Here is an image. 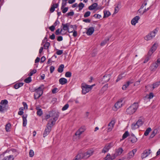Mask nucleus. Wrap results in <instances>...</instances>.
Masks as SVG:
<instances>
[{
	"mask_svg": "<svg viewBox=\"0 0 160 160\" xmlns=\"http://www.w3.org/2000/svg\"><path fill=\"white\" fill-rule=\"evenodd\" d=\"M65 76L66 77L70 78L72 76V73L70 72H67L65 74Z\"/></svg>",
	"mask_w": 160,
	"mask_h": 160,
	"instance_id": "79ce46f5",
	"label": "nucleus"
},
{
	"mask_svg": "<svg viewBox=\"0 0 160 160\" xmlns=\"http://www.w3.org/2000/svg\"><path fill=\"white\" fill-rule=\"evenodd\" d=\"M155 45L156 44L154 43L148 51L147 55V56L150 57L153 53L157 49V47Z\"/></svg>",
	"mask_w": 160,
	"mask_h": 160,
	"instance_id": "1a4fd4ad",
	"label": "nucleus"
},
{
	"mask_svg": "<svg viewBox=\"0 0 160 160\" xmlns=\"http://www.w3.org/2000/svg\"><path fill=\"white\" fill-rule=\"evenodd\" d=\"M140 18L139 16H136L131 21V23L132 25H135L138 22V20L140 19Z\"/></svg>",
	"mask_w": 160,
	"mask_h": 160,
	"instance_id": "ddd939ff",
	"label": "nucleus"
},
{
	"mask_svg": "<svg viewBox=\"0 0 160 160\" xmlns=\"http://www.w3.org/2000/svg\"><path fill=\"white\" fill-rule=\"evenodd\" d=\"M50 115L51 117H53V121L54 123H55V122L58 120V119L59 115V113L58 112H55L54 111H50Z\"/></svg>",
	"mask_w": 160,
	"mask_h": 160,
	"instance_id": "39448f33",
	"label": "nucleus"
},
{
	"mask_svg": "<svg viewBox=\"0 0 160 160\" xmlns=\"http://www.w3.org/2000/svg\"><path fill=\"white\" fill-rule=\"evenodd\" d=\"M70 23H67L66 24L62 23V26L61 27L62 30L64 31L67 30L69 33L72 32L73 31H71L69 30Z\"/></svg>",
	"mask_w": 160,
	"mask_h": 160,
	"instance_id": "0eeeda50",
	"label": "nucleus"
},
{
	"mask_svg": "<svg viewBox=\"0 0 160 160\" xmlns=\"http://www.w3.org/2000/svg\"><path fill=\"white\" fill-rule=\"evenodd\" d=\"M82 158H83L82 154V153H79L75 157V158L73 160H79Z\"/></svg>",
	"mask_w": 160,
	"mask_h": 160,
	"instance_id": "b1692460",
	"label": "nucleus"
},
{
	"mask_svg": "<svg viewBox=\"0 0 160 160\" xmlns=\"http://www.w3.org/2000/svg\"><path fill=\"white\" fill-rule=\"evenodd\" d=\"M158 31L156 29H155L154 31L151 32L150 33L148 34L146 36L145 38V39L147 40H149L151 39L155 36V34Z\"/></svg>",
	"mask_w": 160,
	"mask_h": 160,
	"instance_id": "423d86ee",
	"label": "nucleus"
},
{
	"mask_svg": "<svg viewBox=\"0 0 160 160\" xmlns=\"http://www.w3.org/2000/svg\"><path fill=\"white\" fill-rule=\"evenodd\" d=\"M34 155V151L32 149L30 150L29 152V155L31 157H32Z\"/></svg>",
	"mask_w": 160,
	"mask_h": 160,
	"instance_id": "de8ad7c7",
	"label": "nucleus"
},
{
	"mask_svg": "<svg viewBox=\"0 0 160 160\" xmlns=\"http://www.w3.org/2000/svg\"><path fill=\"white\" fill-rule=\"evenodd\" d=\"M44 88L43 85H41L39 87L37 88L34 89V90L32 91L35 92L34 95V98L37 99L39 98L43 93V89Z\"/></svg>",
	"mask_w": 160,
	"mask_h": 160,
	"instance_id": "f257e3e1",
	"label": "nucleus"
},
{
	"mask_svg": "<svg viewBox=\"0 0 160 160\" xmlns=\"http://www.w3.org/2000/svg\"><path fill=\"white\" fill-rule=\"evenodd\" d=\"M87 152L89 155L88 156L90 157L93 154L94 151L92 150H88Z\"/></svg>",
	"mask_w": 160,
	"mask_h": 160,
	"instance_id": "37998d69",
	"label": "nucleus"
},
{
	"mask_svg": "<svg viewBox=\"0 0 160 160\" xmlns=\"http://www.w3.org/2000/svg\"><path fill=\"white\" fill-rule=\"evenodd\" d=\"M31 77L30 76H29L28 77L25 79L24 80V81L26 83H29L31 82Z\"/></svg>",
	"mask_w": 160,
	"mask_h": 160,
	"instance_id": "f704fd0d",
	"label": "nucleus"
},
{
	"mask_svg": "<svg viewBox=\"0 0 160 160\" xmlns=\"http://www.w3.org/2000/svg\"><path fill=\"white\" fill-rule=\"evenodd\" d=\"M69 107V105L68 104H65L64 106L62 108V111H64L68 109V108Z\"/></svg>",
	"mask_w": 160,
	"mask_h": 160,
	"instance_id": "603ef678",
	"label": "nucleus"
},
{
	"mask_svg": "<svg viewBox=\"0 0 160 160\" xmlns=\"http://www.w3.org/2000/svg\"><path fill=\"white\" fill-rule=\"evenodd\" d=\"M74 12L73 11H71L67 13V15L68 16H72L73 15Z\"/></svg>",
	"mask_w": 160,
	"mask_h": 160,
	"instance_id": "052dcab7",
	"label": "nucleus"
},
{
	"mask_svg": "<svg viewBox=\"0 0 160 160\" xmlns=\"http://www.w3.org/2000/svg\"><path fill=\"white\" fill-rule=\"evenodd\" d=\"M111 75L110 74L106 75L103 76L102 79V81L103 82H108L111 78Z\"/></svg>",
	"mask_w": 160,
	"mask_h": 160,
	"instance_id": "9b49d317",
	"label": "nucleus"
},
{
	"mask_svg": "<svg viewBox=\"0 0 160 160\" xmlns=\"http://www.w3.org/2000/svg\"><path fill=\"white\" fill-rule=\"evenodd\" d=\"M82 84L83 85L82 86V92L84 94L88 92L92 88V87L95 85L94 84L90 86L86 84Z\"/></svg>",
	"mask_w": 160,
	"mask_h": 160,
	"instance_id": "20e7f679",
	"label": "nucleus"
},
{
	"mask_svg": "<svg viewBox=\"0 0 160 160\" xmlns=\"http://www.w3.org/2000/svg\"><path fill=\"white\" fill-rule=\"evenodd\" d=\"M59 82L60 84L62 85L67 83L68 81L66 78H62L59 79Z\"/></svg>",
	"mask_w": 160,
	"mask_h": 160,
	"instance_id": "dca6fc26",
	"label": "nucleus"
},
{
	"mask_svg": "<svg viewBox=\"0 0 160 160\" xmlns=\"http://www.w3.org/2000/svg\"><path fill=\"white\" fill-rule=\"evenodd\" d=\"M129 134L128 132V131H126L125 132L123 135L122 136V139H121V140H123L127 138L129 135Z\"/></svg>",
	"mask_w": 160,
	"mask_h": 160,
	"instance_id": "bb28decb",
	"label": "nucleus"
},
{
	"mask_svg": "<svg viewBox=\"0 0 160 160\" xmlns=\"http://www.w3.org/2000/svg\"><path fill=\"white\" fill-rule=\"evenodd\" d=\"M67 1H62V6L61 7V9H62L64 8V7L66 5Z\"/></svg>",
	"mask_w": 160,
	"mask_h": 160,
	"instance_id": "c03bdc74",
	"label": "nucleus"
},
{
	"mask_svg": "<svg viewBox=\"0 0 160 160\" xmlns=\"http://www.w3.org/2000/svg\"><path fill=\"white\" fill-rule=\"evenodd\" d=\"M138 107V103L135 102L126 109V112L128 114L130 115L132 114L136 111Z\"/></svg>",
	"mask_w": 160,
	"mask_h": 160,
	"instance_id": "7ed1b4c3",
	"label": "nucleus"
},
{
	"mask_svg": "<svg viewBox=\"0 0 160 160\" xmlns=\"http://www.w3.org/2000/svg\"><path fill=\"white\" fill-rule=\"evenodd\" d=\"M93 17L98 19H100L101 18V16L98 14H95L93 15Z\"/></svg>",
	"mask_w": 160,
	"mask_h": 160,
	"instance_id": "6e6d98bb",
	"label": "nucleus"
},
{
	"mask_svg": "<svg viewBox=\"0 0 160 160\" xmlns=\"http://www.w3.org/2000/svg\"><path fill=\"white\" fill-rule=\"evenodd\" d=\"M91 12L90 11H87L84 14V17L87 18L89 17L90 15Z\"/></svg>",
	"mask_w": 160,
	"mask_h": 160,
	"instance_id": "49530a36",
	"label": "nucleus"
},
{
	"mask_svg": "<svg viewBox=\"0 0 160 160\" xmlns=\"http://www.w3.org/2000/svg\"><path fill=\"white\" fill-rule=\"evenodd\" d=\"M36 109L37 110V115L39 116H41L43 113L42 111V109L41 108H39L37 107L36 108Z\"/></svg>",
	"mask_w": 160,
	"mask_h": 160,
	"instance_id": "4be33fe9",
	"label": "nucleus"
},
{
	"mask_svg": "<svg viewBox=\"0 0 160 160\" xmlns=\"http://www.w3.org/2000/svg\"><path fill=\"white\" fill-rule=\"evenodd\" d=\"M123 150L122 148H119L116 151V152L117 153L118 155H120L122 154Z\"/></svg>",
	"mask_w": 160,
	"mask_h": 160,
	"instance_id": "7c9ffc66",
	"label": "nucleus"
},
{
	"mask_svg": "<svg viewBox=\"0 0 160 160\" xmlns=\"http://www.w3.org/2000/svg\"><path fill=\"white\" fill-rule=\"evenodd\" d=\"M136 124L138 127L141 126L144 123V122L142 121L141 119H139L136 122Z\"/></svg>",
	"mask_w": 160,
	"mask_h": 160,
	"instance_id": "a878e982",
	"label": "nucleus"
},
{
	"mask_svg": "<svg viewBox=\"0 0 160 160\" xmlns=\"http://www.w3.org/2000/svg\"><path fill=\"white\" fill-rule=\"evenodd\" d=\"M55 124L54 122L52 119H50L49 121L46 126V128L45 129L43 133V136L45 137L48 135L51 130L52 127Z\"/></svg>",
	"mask_w": 160,
	"mask_h": 160,
	"instance_id": "f03ea898",
	"label": "nucleus"
},
{
	"mask_svg": "<svg viewBox=\"0 0 160 160\" xmlns=\"http://www.w3.org/2000/svg\"><path fill=\"white\" fill-rule=\"evenodd\" d=\"M50 45V42H46L43 45L44 48L45 49H48V48Z\"/></svg>",
	"mask_w": 160,
	"mask_h": 160,
	"instance_id": "72a5a7b5",
	"label": "nucleus"
},
{
	"mask_svg": "<svg viewBox=\"0 0 160 160\" xmlns=\"http://www.w3.org/2000/svg\"><path fill=\"white\" fill-rule=\"evenodd\" d=\"M123 74H122L119 75L118 76V78H117V79L116 80V82H118V81H119L120 79H121L123 77H124V76H122V75Z\"/></svg>",
	"mask_w": 160,
	"mask_h": 160,
	"instance_id": "5fc2aeb1",
	"label": "nucleus"
},
{
	"mask_svg": "<svg viewBox=\"0 0 160 160\" xmlns=\"http://www.w3.org/2000/svg\"><path fill=\"white\" fill-rule=\"evenodd\" d=\"M104 16L103 18L108 17L111 15L110 12L106 10H104L103 11Z\"/></svg>",
	"mask_w": 160,
	"mask_h": 160,
	"instance_id": "6ab92c4d",
	"label": "nucleus"
},
{
	"mask_svg": "<svg viewBox=\"0 0 160 160\" xmlns=\"http://www.w3.org/2000/svg\"><path fill=\"white\" fill-rule=\"evenodd\" d=\"M37 72V70L36 69H34L31 71L28 74V75L29 76L31 77L32 76L33 74Z\"/></svg>",
	"mask_w": 160,
	"mask_h": 160,
	"instance_id": "a19ab883",
	"label": "nucleus"
},
{
	"mask_svg": "<svg viewBox=\"0 0 160 160\" xmlns=\"http://www.w3.org/2000/svg\"><path fill=\"white\" fill-rule=\"evenodd\" d=\"M8 100L6 99H4L3 100H2L1 101L0 104L1 105H8Z\"/></svg>",
	"mask_w": 160,
	"mask_h": 160,
	"instance_id": "2f4dec72",
	"label": "nucleus"
},
{
	"mask_svg": "<svg viewBox=\"0 0 160 160\" xmlns=\"http://www.w3.org/2000/svg\"><path fill=\"white\" fill-rule=\"evenodd\" d=\"M149 155L147 150H145L143 152L142 154L141 157L142 159L146 158Z\"/></svg>",
	"mask_w": 160,
	"mask_h": 160,
	"instance_id": "412c9836",
	"label": "nucleus"
},
{
	"mask_svg": "<svg viewBox=\"0 0 160 160\" xmlns=\"http://www.w3.org/2000/svg\"><path fill=\"white\" fill-rule=\"evenodd\" d=\"M105 158L107 160H113L110 154L108 153Z\"/></svg>",
	"mask_w": 160,
	"mask_h": 160,
	"instance_id": "a18cd8bd",
	"label": "nucleus"
},
{
	"mask_svg": "<svg viewBox=\"0 0 160 160\" xmlns=\"http://www.w3.org/2000/svg\"><path fill=\"white\" fill-rule=\"evenodd\" d=\"M58 91V89L57 88H55L52 90V93L53 94H55L57 93Z\"/></svg>",
	"mask_w": 160,
	"mask_h": 160,
	"instance_id": "13d9d810",
	"label": "nucleus"
},
{
	"mask_svg": "<svg viewBox=\"0 0 160 160\" xmlns=\"http://www.w3.org/2000/svg\"><path fill=\"white\" fill-rule=\"evenodd\" d=\"M109 40V38H108L107 39L104 40L101 43V45L102 46H103L105 45L107 43V42Z\"/></svg>",
	"mask_w": 160,
	"mask_h": 160,
	"instance_id": "473e14b6",
	"label": "nucleus"
},
{
	"mask_svg": "<svg viewBox=\"0 0 160 160\" xmlns=\"http://www.w3.org/2000/svg\"><path fill=\"white\" fill-rule=\"evenodd\" d=\"M94 31V28L93 27L89 28L86 32V33L88 35H91Z\"/></svg>",
	"mask_w": 160,
	"mask_h": 160,
	"instance_id": "4468645a",
	"label": "nucleus"
},
{
	"mask_svg": "<svg viewBox=\"0 0 160 160\" xmlns=\"http://www.w3.org/2000/svg\"><path fill=\"white\" fill-rule=\"evenodd\" d=\"M151 130L152 129L150 128H148L145 131L144 133V135L145 136H148Z\"/></svg>",
	"mask_w": 160,
	"mask_h": 160,
	"instance_id": "cd10ccee",
	"label": "nucleus"
},
{
	"mask_svg": "<svg viewBox=\"0 0 160 160\" xmlns=\"http://www.w3.org/2000/svg\"><path fill=\"white\" fill-rule=\"evenodd\" d=\"M158 66V64L156 62L155 63L152 64L151 66V67L152 68L153 67V69L155 70L156 69V68H157Z\"/></svg>",
	"mask_w": 160,
	"mask_h": 160,
	"instance_id": "4c0bfd02",
	"label": "nucleus"
},
{
	"mask_svg": "<svg viewBox=\"0 0 160 160\" xmlns=\"http://www.w3.org/2000/svg\"><path fill=\"white\" fill-rule=\"evenodd\" d=\"M27 117V115L25 116L23 115L22 116V119H23V123L22 125L23 127H25L26 126L27 123V120L26 118Z\"/></svg>",
	"mask_w": 160,
	"mask_h": 160,
	"instance_id": "f3484780",
	"label": "nucleus"
},
{
	"mask_svg": "<svg viewBox=\"0 0 160 160\" xmlns=\"http://www.w3.org/2000/svg\"><path fill=\"white\" fill-rule=\"evenodd\" d=\"M105 147H106L107 148V149L109 150L110 148L112 147V143H109L107 144Z\"/></svg>",
	"mask_w": 160,
	"mask_h": 160,
	"instance_id": "8fccbe9b",
	"label": "nucleus"
},
{
	"mask_svg": "<svg viewBox=\"0 0 160 160\" xmlns=\"http://www.w3.org/2000/svg\"><path fill=\"white\" fill-rule=\"evenodd\" d=\"M55 68L54 66H51L50 67V72L51 73H52L54 71Z\"/></svg>",
	"mask_w": 160,
	"mask_h": 160,
	"instance_id": "69168bd1",
	"label": "nucleus"
},
{
	"mask_svg": "<svg viewBox=\"0 0 160 160\" xmlns=\"http://www.w3.org/2000/svg\"><path fill=\"white\" fill-rule=\"evenodd\" d=\"M137 141V138L135 137H132L131 141L133 143L136 142Z\"/></svg>",
	"mask_w": 160,
	"mask_h": 160,
	"instance_id": "3c124183",
	"label": "nucleus"
},
{
	"mask_svg": "<svg viewBox=\"0 0 160 160\" xmlns=\"http://www.w3.org/2000/svg\"><path fill=\"white\" fill-rule=\"evenodd\" d=\"M82 153V158H83L87 159L90 157L88 156L89 155L87 152Z\"/></svg>",
	"mask_w": 160,
	"mask_h": 160,
	"instance_id": "c756f323",
	"label": "nucleus"
},
{
	"mask_svg": "<svg viewBox=\"0 0 160 160\" xmlns=\"http://www.w3.org/2000/svg\"><path fill=\"white\" fill-rule=\"evenodd\" d=\"M82 133L78 129V130L75 133V135L76 136H80Z\"/></svg>",
	"mask_w": 160,
	"mask_h": 160,
	"instance_id": "680f3d73",
	"label": "nucleus"
},
{
	"mask_svg": "<svg viewBox=\"0 0 160 160\" xmlns=\"http://www.w3.org/2000/svg\"><path fill=\"white\" fill-rule=\"evenodd\" d=\"M64 68V65L63 64H62L60 65L58 69V71L59 72L61 73L63 70V68Z\"/></svg>",
	"mask_w": 160,
	"mask_h": 160,
	"instance_id": "393cba45",
	"label": "nucleus"
},
{
	"mask_svg": "<svg viewBox=\"0 0 160 160\" xmlns=\"http://www.w3.org/2000/svg\"><path fill=\"white\" fill-rule=\"evenodd\" d=\"M115 122L113 121H111L108 124V128L107 130L108 132L111 131L113 128Z\"/></svg>",
	"mask_w": 160,
	"mask_h": 160,
	"instance_id": "f8f14e48",
	"label": "nucleus"
},
{
	"mask_svg": "<svg viewBox=\"0 0 160 160\" xmlns=\"http://www.w3.org/2000/svg\"><path fill=\"white\" fill-rule=\"evenodd\" d=\"M58 6V3H52V5L51 6V7L50 9V11L51 12H53L55 8H57Z\"/></svg>",
	"mask_w": 160,
	"mask_h": 160,
	"instance_id": "2eb2a0df",
	"label": "nucleus"
},
{
	"mask_svg": "<svg viewBox=\"0 0 160 160\" xmlns=\"http://www.w3.org/2000/svg\"><path fill=\"white\" fill-rule=\"evenodd\" d=\"M97 6V3H94L92 4L91 6H89L88 7V8L90 10H92L96 8Z\"/></svg>",
	"mask_w": 160,
	"mask_h": 160,
	"instance_id": "aec40b11",
	"label": "nucleus"
},
{
	"mask_svg": "<svg viewBox=\"0 0 160 160\" xmlns=\"http://www.w3.org/2000/svg\"><path fill=\"white\" fill-rule=\"evenodd\" d=\"M136 152L137 149H133L130 152L128 153V156L127 158V159L129 160L132 158L134 156L135 153Z\"/></svg>",
	"mask_w": 160,
	"mask_h": 160,
	"instance_id": "9d476101",
	"label": "nucleus"
},
{
	"mask_svg": "<svg viewBox=\"0 0 160 160\" xmlns=\"http://www.w3.org/2000/svg\"><path fill=\"white\" fill-rule=\"evenodd\" d=\"M62 12L64 13H66L68 10V7H66L65 8H64L62 9Z\"/></svg>",
	"mask_w": 160,
	"mask_h": 160,
	"instance_id": "e2e57ef3",
	"label": "nucleus"
},
{
	"mask_svg": "<svg viewBox=\"0 0 160 160\" xmlns=\"http://www.w3.org/2000/svg\"><path fill=\"white\" fill-rule=\"evenodd\" d=\"M123 100L120 99L114 105L113 110L116 111L118 109L120 108L122 105Z\"/></svg>",
	"mask_w": 160,
	"mask_h": 160,
	"instance_id": "6e6552de",
	"label": "nucleus"
},
{
	"mask_svg": "<svg viewBox=\"0 0 160 160\" xmlns=\"http://www.w3.org/2000/svg\"><path fill=\"white\" fill-rule=\"evenodd\" d=\"M158 132V130L157 129H154L153 131L152 132L151 134L149 137V139L152 138H153L157 134Z\"/></svg>",
	"mask_w": 160,
	"mask_h": 160,
	"instance_id": "a211bd4d",
	"label": "nucleus"
},
{
	"mask_svg": "<svg viewBox=\"0 0 160 160\" xmlns=\"http://www.w3.org/2000/svg\"><path fill=\"white\" fill-rule=\"evenodd\" d=\"M11 126V124L10 123L7 124L5 126V129L7 132L9 131V129Z\"/></svg>",
	"mask_w": 160,
	"mask_h": 160,
	"instance_id": "e433bc0d",
	"label": "nucleus"
},
{
	"mask_svg": "<svg viewBox=\"0 0 160 160\" xmlns=\"http://www.w3.org/2000/svg\"><path fill=\"white\" fill-rule=\"evenodd\" d=\"M160 85V81L157 82L153 83L152 84V88L154 89L158 87Z\"/></svg>",
	"mask_w": 160,
	"mask_h": 160,
	"instance_id": "c85d7f7f",
	"label": "nucleus"
},
{
	"mask_svg": "<svg viewBox=\"0 0 160 160\" xmlns=\"http://www.w3.org/2000/svg\"><path fill=\"white\" fill-rule=\"evenodd\" d=\"M6 157L7 160H13L14 159L13 155H9Z\"/></svg>",
	"mask_w": 160,
	"mask_h": 160,
	"instance_id": "864d4df0",
	"label": "nucleus"
},
{
	"mask_svg": "<svg viewBox=\"0 0 160 160\" xmlns=\"http://www.w3.org/2000/svg\"><path fill=\"white\" fill-rule=\"evenodd\" d=\"M56 53L58 55H61L63 53L62 50H58Z\"/></svg>",
	"mask_w": 160,
	"mask_h": 160,
	"instance_id": "bf43d9fd",
	"label": "nucleus"
},
{
	"mask_svg": "<svg viewBox=\"0 0 160 160\" xmlns=\"http://www.w3.org/2000/svg\"><path fill=\"white\" fill-rule=\"evenodd\" d=\"M79 130L82 133L86 130L85 127L84 126H82L81 128H80Z\"/></svg>",
	"mask_w": 160,
	"mask_h": 160,
	"instance_id": "09e8293b",
	"label": "nucleus"
},
{
	"mask_svg": "<svg viewBox=\"0 0 160 160\" xmlns=\"http://www.w3.org/2000/svg\"><path fill=\"white\" fill-rule=\"evenodd\" d=\"M49 29L51 30V31L53 32L54 31L55 28V26L54 25H52L49 28Z\"/></svg>",
	"mask_w": 160,
	"mask_h": 160,
	"instance_id": "0e129e2a",
	"label": "nucleus"
},
{
	"mask_svg": "<svg viewBox=\"0 0 160 160\" xmlns=\"http://www.w3.org/2000/svg\"><path fill=\"white\" fill-rule=\"evenodd\" d=\"M131 127L132 129L133 130H134L139 128L137 127V124H136V123H133L132 124Z\"/></svg>",
	"mask_w": 160,
	"mask_h": 160,
	"instance_id": "ea45409f",
	"label": "nucleus"
},
{
	"mask_svg": "<svg viewBox=\"0 0 160 160\" xmlns=\"http://www.w3.org/2000/svg\"><path fill=\"white\" fill-rule=\"evenodd\" d=\"M108 150L107 149L106 147H105L102 150V152L105 153L108 151Z\"/></svg>",
	"mask_w": 160,
	"mask_h": 160,
	"instance_id": "774afa93",
	"label": "nucleus"
},
{
	"mask_svg": "<svg viewBox=\"0 0 160 160\" xmlns=\"http://www.w3.org/2000/svg\"><path fill=\"white\" fill-rule=\"evenodd\" d=\"M62 29L61 28V30L60 31V29L59 28L58 29L55 31L56 34L57 35H59L60 34H61L62 35H64V34L61 33V32H62Z\"/></svg>",
	"mask_w": 160,
	"mask_h": 160,
	"instance_id": "c9c22d12",
	"label": "nucleus"
},
{
	"mask_svg": "<svg viewBox=\"0 0 160 160\" xmlns=\"http://www.w3.org/2000/svg\"><path fill=\"white\" fill-rule=\"evenodd\" d=\"M23 83L22 82H20L17 83L15 84L14 85V88L16 89H17L18 88H19L21 87L23 85Z\"/></svg>",
	"mask_w": 160,
	"mask_h": 160,
	"instance_id": "5701e85b",
	"label": "nucleus"
},
{
	"mask_svg": "<svg viewBox=\"0 0 160 160\" xmlns=\"http://www.w3.org/2000/svg\"><path fill=\"white\" fill-rule=\"evenodd\" d=\"M6 107H3V109H2V106H1V105H0V112H3L4 111H5V109H6Z\"/></svg>",
	"mask_w": 160,
	"mask_h": 160,
	"instance_id": "338daca9",
	"label": "nucleus"
},
{
	"mask_svg": "<svg viewBox=\"0 0 160 160\" xmlns=\"http://www.w3.org/2000/svg\"><path fill=\"white\" fill-rule=\"evenodd\" d=\"M150 58H151L150 57L147 55L144 61L143 62V63H146L148 61V60L150 59Z\"/></svg>",
	"mask_w": 160,
	"mask_h": 160,
	"instance_id": "4d7b16f0",
	"label": "nucleus"
},
{
	"mask_svg": "<svg viewBox=\"0 0 160 160\" xmlns=\"http://www.w3.org/2000/svg\"><path fill=\"white\" fill-rule=\"evenodd\" d=\"M84 5L82 2H80L78 5L79 10L80 11L84 8Z\"/></svg>",
	"mask_w": 160,
	"mask_h": 160,
	"instance_id": "58836bf2",
	"label": "nucleus"
}]
</instances>
